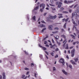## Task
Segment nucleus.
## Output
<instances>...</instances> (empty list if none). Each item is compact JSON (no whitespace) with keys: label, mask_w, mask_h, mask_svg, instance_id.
<instances>
[{"label":"nucleus","mask_w":79,"mask_h":79,"mask_svg":"<svg viewBox=\"0 0 79 79\" xmlns=\"http://www.w3.org/2000/svg\"><path fill=\"white\" fill-rule=\"evenodd\" d=\"M49 18L50 19H55L56 18V15H55L54 16H52L51 15H49Z\"/></svg>","instance_id":"1"},{"label":"nucleus","mask_w":79,"mask_h":79,"mask_svg":"<svg viewBox=\"0 0 79 79\" xmlns=\"http://www.w3.org/2000/svg\"><path fill=\"white\" fill-rule=\"evenodd\" d=\"M59 62L60 63H62L63 65H64V64L65 63H64V60L63 58L61 59L60 60H59Z\"/></svg>","instance_id":"2"},{"label":"nucleus","mask_w":79,"mask_h":79,"mask_svg":"<svg viewBox=\"0 0 79 79\" xmlns=\"http://www.w3.org/2000/svg\"><path fill=\"white\" fill-rule=\"evenodd\" d=\"M40 8H42V7L43 10H44V8H45V5L44 3H42L40 5Z\"/></svg>","instance_id":"3"},{"label":"nucleus","mask_w":79,"mask_h":79,"mask_svg":"<svg viewBox=\"0 0 79 79\" xmlns=\"http://www.w3.org/2000/svg\"><path fill=\"white\" fill-rule=\"evenodd\" d=\"M75 51V49H73L71 51V53L72 54L71 56L72 57H73L74 55V52Z\"/></svg>","instance_id":"4"},{"label":"nucleus","mask_w":79,"mask_h":79,"mask_svg":"<svg viewBox=\"0 0 79 79\" xmlns=\"http://www.w3.org/2000/svg\"><path fill=\"white\" fill-rule=\"evenodd\" d=\"M62 72L63 73V74H65V75H66V76H68V73L67 72H66V71L64 70H62Z\"/></svg>","instance_id":"5"},{"label":"nucleus","mask_w":79,"mask_h":79,"mask_svg":"<svg viewBox=\"0 0 79 79\" xmlns=\"http://www.w3.org/2000/svg\"><path fill=\"white\" fill-rule=\"evenodd\" d=\"M61 36L62 37H63L64 39V41L63 42V43H64L65 42V43L67 42V41H66V36L65 35H61Z\"/></svg>","instance_id":"6"},{"label":"nucleus","mask_w":79,"mask_h":79,"mask_svg":"<svg viewBox=\"0 0 79 79\" xmlns=\"http://www.w3.org/2000/svg\"><path fill=\"white\" fill-rule=\"evenodd\" d=\"M57 47V46L56 44H54V45H52L50 47V48H53V49H55V48H56Z\"/></svg>","instance_id":"7"},{"label":"nucleus","mask_w":79,"mask_h":79,"mask_svg":"<svg viewBox=\"0 0 79 79\" xmlns=\"http://www.w3.org/2000/svg\"><path fill=\"white\" fill-rule=\"evenodd\" d=\"M73 1H68L67 2V1L65 0L64 1V3H66L67 4H69V3H73Z\"/></svg>","instance_id":"8"},{"label":"nucleus","mask_w":79,"mask_h":79,"mask_svg":"<svg viewBox=\"0 0 79 79\" xmlns=\"http://www.w3.org/2000/svg\"><path fill=\"white\" fill-rule=\"evenodd\" d=\"M77 13H76V12H74L72 14V18H73V16H74L77 17Z\"/></svg>","instance_id":"9"},{"label":"nucleus","mask_w":79,"mask_h":79,"mask_svg":"<svg viewBox=\"0 0 79 79\" xmlns=\"http://www.w3.org/2000/svg\"><path fill=\"white\" fill-rule=\"evenodd\" d=\"M57 3H59L58 6V8H60L61 6V5L62 4V3L61 2H57Z\"/></svg>","instance_id":"10"},{"label":"nucleus","mask_w":79,"mask_h":79,"mask_svg":"<svg viewBox=\"0 0 79 79\" xmlns=\"http://www.w3.org/2000/svg\"><path fill=\"white\" fill-rule=\"evenodd\" d=\"M48 29L50 30H53V26H52V25H49L48 26Z\"/></svg>","instance_id":"11"},{"label":"nucleus","mask_w":79,"mask_h":79,"mask_svg":"<svg viewBox=\"0 0 79 79\" xmlns=\"http://www.w3.org/2000/svg\"><path fill=\"white\" fill-rule=\"evenodd\" d=\"M39 6H37L36 7H35L34 8V10H33L32 11V12L33 13L34 10H38V9H39Z\"/></svg>","instance_id":"12"},{"label":"nucleus","mask_w":79,"mask_h":79,"mask_svg":"<svg viewBox=\"0 0 79 79\" xmlns=\"http://www.w3.org/2000/svg\"><path fill=\"white\" fill-rule=\"evenodd\" d=\"M70 62H71V63L72 64H75L76 65L77 64H76V63H75V62L73 60H71L70 61Z\"/></svg>","instance_id":"13"},{"label":"nucleus","mask_w":79,"mask_h":79,"mask_svg":"<svg viewBox=\"0 0 79 79\" xmlns=\"http://www.w3.org/2000/svg\"><path fill=\"white\" fill-rule=\"evenodd\" d=\"M47 29V28H43L41 31V33H44V31H45Z\"/></svg>","instance_id":"14"},{"label":"nucleus","mask_w":79,"mask_h":79,"mask_svg":"<svg viewBox=\"0 0 79 79\" xmlns=\"http://www.w3.org/2000/svg\"><path fill=\"white\" fill-rule=\"evenodd\" d=\"M39 46L41 48H43L44 50H47V48H46L43 47L42 46H40V44H39Z\"/></svg>","instance_id":"15"},{"label":"nucleus","mask_w":79,"mask_h":79,"mask_svg":"<svg viewBox=\"0 0 79 79\" xmlns=\"http://www.w3.org/2000/svg\"><path fill=\"white\" fill-rule=\"evenodd\" d=\"M40 27H41V28L45 27V25H44L43 24H40Z\"/></svg>","instance_id":"16"},{"label":"nucleus","mask_w":79,"mask_h":79,"mask_svg":"<svg viewBox=\"0 0 79 79\" xmlns=\"http://www.w3.org/2000/svg\"><path fill=\"white\" fill-rule=\"evenodd\" d=\"M53 37H55V39H56V40H58L59 39V36H56V37L55 36H53Z\"/></svg>","instance_id":"17"},{"label":"nucleus","mask_w":79,"mask_h":79,"mask_svg":"<svg viewBox=\"0 0 79 79\" xmlns=\"http://www.w3.org/2000/svg\"><path fill=\"white\" fill-rule=\"evenodd\" d=\"M35 16H34L32 18V19L33 20H34V21H36V20L35 19Z\"/></svg>","instance_id":"18"},{"label":"nucleus","mask_w":79,"mask_h":79,"mask_svg":"<svg viewBox=\"0 0 79 79\" xmlns=\"http://www.w3.org/2000/svg\"><path fill=\"white\" fill-rule=\"evenodd\" d=\"M70 36L72 37L74 39H75V36L73 35H71Z\"/></svg>","instance_id":"19"},{"label":"nucleus","mask_w":79,"mask_h":79,"mask_svg":"<svg viewBox=\"0 0 79 79\" xmlns=\"http://www.w3.org/2000/svg\"><path fill=\"white\" fill-rule=\"evenodd\" d=\"M75 62H77V61H78V58H75L74 59Z\"/></svg>","instance_id":"20"},{"label":"nucleus","mask_w":79,"mask_h":79,"mask_svg":"<svg viewBox=\"0 0 79 79\" xmlns=\"http://www.w3.org/2000/svg\"><path fill=\"white\" fill-rule=\"evenodd\" d=\"M54 1H55V0H51L50 2L51 3L53 4V2H54Z\"/></svg>","instance_id":"21"},{"label":"nucleus","mask_w":79,"mask_h":79,"mask_svg":"<svg viewBox=\"0 0 79 79\" xmlns=\"http://www.w3.org/2000/svg\"><path fill=\"white\" fill-rule=\"evenodd\" d=\"M22 77L23 79H26V78H25V75H23Z\"/></svg>","instance_id":"22"},{"label":"nucleus","mask_w":79,"mask_h":79,"mask_svg":"<svg viewBox=\"0 0 79 79\" xmlns=\"http://www.w3.org/2000/svg\"><path fill=\"white\" fill-rule=\"evenodd\" d=\"M34 74L35 77H37V76H37V75L38 74L36 73H34Z\"/></svg>","instance_id":"23"},{"label":"nucleus","mask_w":79,"mask_h":79,"mask_svg":"<svg viewBox=\"0 0 79 79\" xmlns=\"http://www.w3.org/2000/svg\"><path fill=\"white\" fill-rule=\"evenodd\" d=\"M66 47L65 48V49H68V44H66Z\"/></svg>","instance_id":"24"},{"label":"nucleus","mask_w":79,"mask_h":79,"mask_svg":"<svg viewBox=\"0 0 79 79\" xmlns=\"http://www.w3.org/2000/svg\"><path fill=\"white\" fill-rule=\"evenodd\" d=\"M73 23V24H76V23H75V21L73 20V19H72Z\"/></svg>","instance_id":"25"},{"label":"nucleus","mask_w":79,"mask_h":79,"mask_svg":"<svg viewBox=\"0 0 79 79\" xmlns=\"http://www.w3.org/2000/svg\"><path fill=\"white\" fill-rule=\"evenodd\" d=\"M53 71H56V68L55 67H54L53 68Z\"/></svg>","instance_id":"26"},{"label":"nucleus","mask_w":79,"mask_h":79,"mask_svg":"<svg viewBox=\"0 0 79 79\" xmlns=\"http://www.w3.org/2000/svg\"><path fill=\"white\" fill-rule=\"evenodd\" d=\"M69 67L70 69H73L72 68V66L71 65H69Z\"/></svg>","instance_id":"27"},{"label":"nucleus","mask_w":79,"mask_h":79,"mask_svg":"<svg viewBox=\"0 0 79 79\" xmlns=\"http://www.w3.org/2000/svg\"><path fill=\"white\" fill-rule=\"evenodd\" d=\"M78 6V4H76V5H75L73 7L74 8H76V7Z\"/></svg>","instance_id":"28"},{"label":"nucleus","mask_w":79,"mask_h":79,"mask_svg":"<svg viewBox=\"0 0 79 79\" xmlns=\"http://www.w3.org/2000/svg\"><path fill=\"white\" fill-rule=\"evenodd\" d=\"M74 29H75L76 30V27L75 26L73 25V30H74Z\"/></svg>","instance_id":"29"},{"label":"nucleus","mask_w":79,"mask_h":79,"mask_svg":"<svg viewBox=\"0 0 79 79\" xmlns=\"http://www.w3.org/2000/svg\"><path fill=\"white\" fill-rule=\"evenodd\" d=\"M56 42H57V43L58 44V45H60L61 44V43H60V42H58L57 40H56Z\"/></svg>","instance_id":"30"},{"label":"nucleus","mask_w":79,"mask_h":79,"mask_svg":"<svg viewBox=\"0 0 79 79\" xmlns=\"http://www.w3.org/2000/svg\"><path fill=\"white\" fill-rule=\"evenodd\" d=\"M61 31L62 32H65V31H64V29H61Z\"/></svg>","instance_id":"31"},{"label":"nucleus","mask_w":79,"mask_h":79,"mask_svg":"<svg viewBox=\"0 0 79 79\" xmlns=\"http://www.w3.org/2000/svg\"><path fill=\"white\" fill-rule=\"evenodd\" d=\"M58 33V31H54V32H52V33H53V34H56V33Z\"/></svg>","instance_id":"32"},{"label":"nucleus","mask_w":79,"mask_h":79,"mask_svg":"<svg viewBox=\"0 0 79 79\" xmlns=\"http://www.w3.org/2000/svg\"><path fill=\"white\" fill-rule=\"evenodd\" d=\"M76 31H77V34H79V30H77V29H76Z\"/></svg>","instance_id":"33"},{"label":"nucleus","mask_w":79,"mask_h":79,"mask_svg":"<svg viewBox=\"0 0 79 79\" xmlns=\"http://www.w3.org/2000/svg\"><path fill=\"white\" fill-rule=\"evenodd\" d=\"M47 21H50V19H49V18L48 17H47Z\"/></svg>","instance_id":"34"},{"label":"nucleus","mask_w":79,"mask_h":79,"mask_svg":"<svg viewBox=\"0 0 79 79\" xmlns=\"http://www.w3.org/2000/svg\"><path fill=\"white\" fill-rule=\"evenodd\" d=\"M76 13H77L79 14V10H76Z\"/></svg>","instance_id":"35"},{"label":"nucleus","mask_w":79,"mask_h":79,"mask_svg":"<svg viewBox=\"0 0 79 79\" xmlns=\"http://www.w3.org/2000/svg\"><path fill=\"white\" fill-rule=\"evenodd\" d=\"M43 8H41L40 10V11H41V12H43Z\"/></svg>","instance_id":"36"},{"label":"nucleus","mask_w":79,"mask_h":79,"mask_svg":"<svg viewBox=\"0 0 79 79\" xmlns=\"http://www.w3.org/2000/svg\"><path fill=\"white\" fill-rule=\"evenodd\" d=\"M68 19H69V18H68L66 19H65V22H67V21H68Z\"/></svg>","instance_id":"37"},{"label":"nucleus","mask_w":79,"mask_h":79,"mask_svg":"<svg viewBox=\"0 0 79 79\" xmlns=\"http://www.w3.org/2000/svg\"><path fill=\"white\" fill-rule=\"evenodd\" d=\"M66 23H65L64 26V28L65 29L66 28Z\"/></svg>","instance_id":"38"},{"label":"nucleus","mask_w":79,"mask_h":79,"mask_svg":"<svg viewBox=\"0 0 79 79\" xmlns=\"http://www.w3.org/2000/svg\"><path fill=\"white\" fill-rule=\"evenodd\" d=\"M63 13H64L65 14H67V13H68V12L67 11H64L63 12Z\"/></svg>","instance_id":"39"},{"label":"nucleus","mask_w":79,"mask_h":79,"mask_svg":"<svg viewBox=\"0 0 79 79\" xmlns=\"http://www.w3.org/2000/svg\"><path fill=\"white\" fill-rule=\"evenodd\" d=\"M58 56L57 55H56L55 56V58H58Z\"/></svg>","instance_id":"40"},{"label":"nucleus","mask_w":79,"mask_h":79,"mask_svg":"<svg viewBox=\"0 0 79 79\" xmlns=\"http://www.w3.org/2000/svg\"><path fill=\"white\" fill-rule=\"evenodd\" d=\"M3 76H5V73H3L2 74Z\"/></svg>","instance_id":"41"},{"label":"nucleus","mask_w":79,"mask_h":79,"mask_svg":"<svg viewBox=\"0 0 79 79\" xmlns=\"http://www.w3.org/2000/svg\"><path fill=\"white\" fill-rule=\"evenodd\" d=\"M49 5L50 6H55V5L52 4H49Z\"/></svg>","instance_id":"42"},{"label":"nucleus","mask_w":79,"mask_h":79,"mask_svg":"<svg viewBox=\"0 0 79 79\" xmlns=\"http://www.w3.org/2000/svg\"><path fill=\"white\" fill-rule=\"evenodd\" d=\"M64 10V8H63V7L61 8H60V11H62V10Z\"/></svg>","instance_id":"43"},{"label":"nucleus","mask_w":79,"mask_h":79,"mask_svg":"<svg viewBox=\"0 0 79 79\" xmlns=\"http://www.w3.org/2000/svg\"><path fill=\"white\" fill-rule=\"evenodd\" d=\"M40 58H42V55L41 54H40Z\"/></svg>","instance_id":"44"},{"label":"nucleus","mask_w":79,"mask_h":79,"mask_svg":"<svg viewBox=\"0 0 79 79\" xmlns=\"http://www.w3.org/2000/svg\"><path fill=\"white\" fill-rule=\"evenodd\" d=\"M25 70H26L27 71L29 70V69L27 68H25Z\"/></svg>","instance_id":"45"},{"label":"nucleus","mask_w":79,"mask_h":79,"mask_svg":"<svg viewBox=\"0 0 79 79\" xmlns=\"http://www.w3.org/2000/svg\"><path fill=\"white\" fill-rule=\"evenodd\" d=\"M47 44V41H44V44Z\"/></svg>","instance_id":"46"},{"label":"nucleus","mask_w":79,"mask_h":79,"mask_svg":"<svg viewBox=\"0 0 79 79\" xmlns=\"http://www.w3.org/2000/svg\"><path fill=\"white\" fill-rule=\"evenodd\" d=\"M24 52L25 54H26V55H28V53H27V52H26V51H24Z\"/></svg>","instance_id":"47"},{"label":"nucleus","mask_w":79,"mask_h":79,"mask_svg":"<svg viewBox=\"0 0 79 79\" xmlns=\"http://www.w3.org/2000/svg\"><path fill=\"white\" fill-rule=\"evenodd\" d=\"M53 54H54V53H53V52H52L51 53V55H52V56H54Z\"/></svg>","instance_id":"48"},{"label":"nucleus","mask_w":79,"mask_h":79,"mask_svg":"<svg viewBox=\"0 0 79 79\" xmlns=\"http://www.w3.org/2000/svg\"><path fill=\"white\" fill-rule=\"evenodd\" d=\"M54 29H56V30H58L59 29L58 27H55L54 28Z\"/></svg>","instance_id":"49"},{"label":"nucleus","mask_w":79,"mask_h":79,"mask_svg":"<svg viewBox=\"0 0 79 79\" xmlns=\"http://www.w3.org/2000/svg\"><path fill=\"white\" fill-rule=\"evenodd\" d=\"M65 42V44H63V47H64V46L65 45V44H66V42Z\"/></svg>","instance_id":"50"},{"label":"nucleus","mask_w":79,"mask_h":79,"mask_svg":"<svg viewBox=\"0 0 79 79\" xmlns=\"http://www.w3.org/2000/svg\"><path fill=\"white\" fill-rule=\"evenodd\" d=\"M58 50H59V49H58V48H56V49L55 51H56V52L57 51H58Z\"/></svg>","instance_id":"51"},{"label":"nucleus","mask_w":79,"mask_h":79,"mask_svg":"<svg viewBox=\"0 0 79 79\" xmlns=\"http://www.w3.org/2000/svg\"><path fill=\"white\" fill-rule=\"evenodd\" d=\"M52 43H53V44H55V41H54V40H53V39H52Z\"/></svg>","instance_id":"52"},{"label":"nucleus","mask_w":79,"mask_h":79,"mask_svg":"<svg viewBox=\"0 0 79 79\" xmlns=\"http://www.w3.org/2000/svg\"><path fill=\"white\" fill-rule=\"evenodd\" d=\"M3 79H6V76H3Z\"/></svg>","instance_id":"53"},{"label":"nucleus","mask_w":79,"mask_h":79,"mask_svg":"<svg viewBox=\"0 0 79 79\" xmlns=\"http://www.w3.org/2000/svg\"><path fill=\"white\" fill-rule=\"evenodd\" d=\"M31 66H34V64L33 63H31Z\"/></svg>","instance_id":"54"},{"label":"nucleus","mask_w":79,"mask_h":79,"mask_svg":"<svg viewBox=\"0 0 79 79\" xmlns=\"http://www.w3.org/2000/svg\"><path fill=\"white\" fill-rule=\"evenodd\" d=\"M52 10H55V9L53 7H52Z\"/></svg>","instance_id":"55"},{"label":"nucleus","mask_w":79,"mask_h":79,"mask_svg":"<svg viewBox=\"0 0 79 79\" xmlns=\"http://www.w3.org/2000/svg\"><path fill=\"white\" fill-rule=\"evenodd\" d=\"M58 15H59V16H62V14H58Z\"/></svg>","instance_id":"56"},{"label":"nucleus","mask_w":79,"mask_h":79,"mask_svg":"<svg viewBox=\"0 0 79 79\" xmlns=\"http://www.w3.org/2000/svg\"><path fill=\"white\" fill-rule=\"evenodd\" d=\"M49 22H50V23H52L53 22V21L52 20H49Z\"/></svg>","instance_id":"57"},{"label":"nucleus","mask_w":79,"mask_h":79,"mask_svg":"<svg viewBox=\"0 0 79 79\" xmlns=\"http://www.w3.org/2000/svg\"><path fill=\"white\" fill-rule=\"evenodd\" d=\"M71 11H72V10L71 9H70L69 10V13H71Z\"/></svg>","instance_id":"58"},{"label":"nucleus","mask_w":79,"mask_h":79,"mask_svg":"<svg viewBox=\"0 0 79 79\" xmlns=\"http://www.w3.org/2000/svg\"><path fill=\"white\" fill-rule=\"evenodd\" d=\"M45 52L46 53V54H47V55H48V52H47L45 51Z\"/></svg>","instance_id":"59"},{"label":"nucleus","mask_w":79,"mask_h":79,"mask_svg":"<svg viewBox=\"0 0 79 79\" xmlns=\"http://www.w3.org/2000/svg\"><path fill=\"white\" fill-rule=\"evenodd\" d=\"M45 57L46 58H47V59H48V56H47V55H45Z\"/></svg>","instance_id":"60"},{"label":"nucleus","mask_w":79,"mask_h":79,"mask_svg":"<svg viewBox=\"0 0 79 79\" xmlns=\"http://www.w3.org/2000/svg\"><path fill=\"white\" fill-rule=\"evenodd\" d=\"M65 21V19H62V22H64Z\"/></svg>","instance_id":"61"},{"label":"nucleus","mask_w":79,"mask_h":79,"mask_svg":"<svg viewBox=\"0 0 79 79\" xmlns=\"http://www.w3.org/2000/svg\"><path fill=\"white\" fill-rule=\"evenodd\" d=\"M45 46L46 47H49V45H48V44L45 45Z\"/></svg>","instance_id":"62"},{"label":"nucleus","mask_w":79,"mask_h":79,"mask_svg":"<svg viewBox=\"0 0 79 79\" xmlns=\"http://www.w3.org/2000/svg\"><path fill=\"white\" fill-rule=\"evenodd\" d=\"M29 72H27L26 74L27 75L29 74Z\"/></svg>","instance_id":"63"},{"label":"nucleus","mask_w":79,"mask_h":79,"mask_svg":"<svg viewBox=\"0 0 79 79\" xmlns=\"http://www.w3.org/2000/svg\"><path fill=\"white\" fill-rule=\"evenodd\" d=\"M76 44V42H73V44L74 45Z\"/></svg>","instance_id":"64"}]
</instances>
